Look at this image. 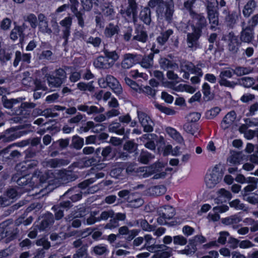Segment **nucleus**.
Instances as JSON below:
<instances>
[{"instance_id":"4be33fe9","label":"nucleus","mask_w":258,"mask_h":258,"mask_svg":"<svg viewBox=\"0 0 258 258\" xmlns=\"http://www.w3.org/2000/svg\"><path fill=\"white\" fill-rule=\"evenodd\" d=\"M236 114L234 111H231L228 112L223 118L221 123V126L225 130L231 125L236 120Z\"/></svg>"},{"instance_id":"412c9836","label":"nucleus","mask_w":258,"mask_h":258,"mask_svg":"<svg viewBox=\"0 0 258 258\" xmlns=\"http://www.w3.org/2000/svg\"><path fill=\"white\" fill-rule=\"evenodd\" d=\"M229 209V207L225 205H222L213 208L214 214H209L208 218L213 221H218L220 219V216L218 213H223L227 211Z\"/></svg>"},{"instance_id":"f3484780","label":"nucleus","mask_w":258,"mask_h":258,"mask_svg":"<svg viewBox=\"0 0 258 258\" xmlns=\"http://www.w3.org/2000/svg\"><path fill=\"white\" fill-rule=\"evenodd\" d=\"M69 163L70 161L68 159L54 158L44 161L42 164L44 167L56 168L67 165Z\"/></svg>"},{"instance_id":"0eeeda50","label":"nucleus","mask_w":258,"mask_h":258,"mask_svg":"<svg viewBox=\"0 0 258 258\" xmlns=\"http://www.w3.org/2000/svg\"><path fill=\"white\" fill-rule=\"evenodd\" d=\"M12 181L16 182L18 185L25 188L26 190H30L34 185L32 179L25 173L24 175H21L19 173H15L12 177Z\"/></svg>"},{"instance_id":"58836bf2","label":"nucleus","mask_w":258,"mask_h":258,"mask_svg":"<svg viewBox=\"0 0 258 258\" xmlns=\"http://www.w3.org/2000/svg\"><path fill=\"white\" fill-rule=\"evenodd\" d=\"M232 71L237 76L240 77L250 73L252 72V69L250 67L238 66L232 70Z\"/></svg>"},{"instance_id":"c85d7f7f","label":"nucleus","mask_w":258,"mask_h":258,"mask_svg":"<svg viewBox=\"0 0 258 258\" xmlns=\"http://www.w3.org/2000/svg\"><path fill=\"white\" fill-rule=\"evenodd\" d=\"M154 55L153 53H150L148 55H144L140 62L141 66L146 69L152 68L154 64Z\"/></svg>"},{"instance_id":"7ed1b4c3","label":"nucleus","mask_w":258,"mask_h":258,"mask_svg":"<svg viewBox=\"0 0 258 258\" xmlns=\"http://www.w3.org/2000/svg\"><path fill=\"white\" fill-rule=\"evenodd\" d=\"M127 2L126 9L121 10L120 13L128 22L136 23L137 21L138 5L135 0H127Z\"/></svg>"},{"instance_id":"69168bd1","label":"nucleus","mask_w":258,"mask_h":258,"mask_svg":"<svg viewBox=\"0 0 258 258\" xmlns=\"http://www.w3.org/2000/svg\"><path fill=\"white\" fill-rule=\"evenodd\" d=\"M220 111L221 109L219 107H214L207 111L206 113V117L209 119H213L219 114Z\"/></svg>"},{"instance_id":"680f3d73","label":"nucleus","mask_w":258,"mask_h":258,"mask_svg":"<svg viewBox=\"0 0 258 258\" xmlns=\"http://www.w3.org/2000/svg\"><path fill=\"white\" fill-rule=\"evenodd\" d=\"M138 145L132 141L126 142L123 145V149L129 153L135 152L137 150Z\"/></svg>"},{"instance_id":"9b49d317","label":"nucleus","mask_w":258,"mask_h":258,"mask_svg":"<svg viewBox=\"0 0 258 258\" xmlns=\"http://www.w3.org/2000/svg\"><path fill=\"white\" fill-rule=\"evenodd\" d=\"M227 38L228 50L233 54L236 53L242 42L233 31H231L228 34Z\"/></svg>"},{"instance_id":"338daca9","label":"nucleus","mask_w":258,"mask_h":258,"mask_svg":"<svg viewBox=\"0 0 258 258\" xmlns=\"http://www.w3.org/2000/svg\"><path fill=\"white\" fill-rule=\"evenodd\" d=\"M31 164H27V163H19L17 164L15 167V169L17 171V173H19L20 174H23V172L26 171L28 167H30Z\"/></svg>"},{"instance_id":"9d476101","label":"nucleus","mask_w":258,"mask_h":258,"mask_svg":"<svg viewBox=\"0 0 258 258\" xmlns=\"http://www.w3.org/2000/svg\"><path fill=\"white\" fill-rule=\"evenodd\" d=\"M59 24L62 27V38L64 39L62 45L66 46L68 43V39L71 33L72 18L71 17H66L63 20H61Z\"/></svg>"},{"instance_id":"c9c22d12","label":"nucleus","mask_w":258,"mask_h":258,"mask_svg":"<svg viewBox=\"0 0 258 258\" xmlns=\"http://www.w3.org/2000/svg\"><path fill=\"white\" fill-rule=\"evenodd\" d=\"M219 13L207 16L209 23L210 25V29L212 30H215L219 25Z\"/></svg>"},{"instance_id":"0e129e2a","label":"nucleus","mask_w":258,"mask_h":258,"mask_svg":"<svg viewBox=\"0 0 258 258\" xmlns=\"http://www.w3.org/2000/svg\"><path fill=\"white\" fill-rule=\"evenodd\" d=\"M72 144L75 149L79 150L84 145V140L79 137L74 136L72 139Z\"/></svg>"},{"instance_id":"6e6552de","label":"nucleus","mask_w":258,"mask_h":258,"mask_svg":"<svg viewBox=\"0 0 258 258\" xmlns=\"http://www.w3.org/2000/svg\"><path fill=\"white\" fill-rule=\"evenodd\" d=\"M244 21L241 22V30L239 34V40L242 43H252L254 38V30L245 25Z\"/></svg>"},{"instance_id":"aec40b11","label":"nucleus","mask_w":258,"mask_h":258,"mask_svg":"<svg viewBox=\"0 0 258 258\" xmlns=\"http://www.w3.org/2000/svg\"><path fill=\"white\" fill-rule=\"evenodd\" d=\"M25 29V27L24 24H23V25L21 26L15 27L10 33L11 39L15 41L19 38L21 42L23 41L25 36L23 32Z\"/></svg>"},{"instance_id":"864d4df0","label":"nucleus","mask_w":258,"mask_h":258,"mask_svg":"<svg viewBox=\"0 0 258 258\" xmlns=\"http://www.w3.org/2000/svg\"><path fill=\"white\" fill-rule=\"evenodd\" d=\"M162 214L163 217L170 220L175 215V210L172 207L168 206L165 208V212L162 213Z\"/></svg>"},{"instance_id":"79ce46f5","label":"nucleus","mask_w":258,"mask_h":258,"mask_svg":"<svg viewBox=\"0 0 258 258\" xmlns=\"http://www.w3.org/2000/svg\"><path fill=\"white\" fill-rule=\"evenodd\" d=\"M13 54V51L11 49H0V60L4 62L10 60Z\"/></svg>"},{"instance_id":"ea45409f","label":"nucleus","mask_w":258,"mask_h":258,"mask_svg":"<svg viewBox=\"0 0 258 258\" xmlns=\"http://www.w3.org/2000/svg\"><path fill=\"white\" fill-rule=\"evenodd\" d=\"M154 158V156L151 153L142 150L138 157V161L142 163L147 164Z\"/></svg>"},{"instance_id":"bf43d9fd","label":"nucleus","mask_w":258,"mask_h":258,"mask_svg":"<svg viewBox=\"0 0 258 258\" xmlns=\"http://www.w3.org/2000/svg\"><path fill=\"white\" fill-rule=\"evenodd\" d=\"M77 87L81 91H89L93 92L94 91V87L93 86V82L88 83L80 82L77 84Z\"/></svg>"},{"instance_id":"f704fd0d","label":"nucleus","mask_w":258,"mask_h":258,"mask_svg":"<svg viewBox=\"0 0 258 258\" xmlns=\"http://www.w3.org/2000/svg\"><path fill=\"white\" fill-rule=\"evenodd\" d=\"M73 13L77 18L78 24L82 28L85 27L84 19L85 17V13L81 11H78L77 8H72Z\"/></svg>"},{"instance_id":"e2e57ef3","label":"nucleus","mask_w":258,"mask_h":258,"mask_svg":"<svg viewBox=\"0 0 258 258\" xmlns=\"http://www.w3.org/2000/svg\"><path fill=\"white\" fill-rule=\"evenodd\" d=\"M254 83L253 79L250 77H243L239 80V84L246 88L251 87Z\"/></svg>"},{"instance_id":"13d9d810","label":"nucleus","mask_w":258,"mask_h":258,"mask_svg":"<svg viewBox=\"0 0 258 258\" xmlns=\"http://www.w3.org/2000/svg\"><path fill=\"white\" fill-rule=\"evenodd\" d=\"M33 220V218L32 216H29L27 219H25V216L23 215L16 220L15 224L16 226H19L21 224L27 226L30 224Z\"/></svg>"},{"instance_id":"a878e982","label":"nucleus","mask_w":258,"mask_h":258,"mask_svg":"<svg viewBox=\"0 0 258 258\" xmlns=\"http://www.w3.org/2000/svg\"><path fill=\"white\" fill-rule=\"evenodd\" d=\"M31 55L29 53L22 54L19 51H17L15 53V58L13 64L17 67L20 61L23 62L29 63L30 62Z\"/></svg>"},{"instance_id":"dca6fc26","label":"nucleus","mask_w":258,"mask_h":258,"mask_svg":"<svg viewBox=\"0 0 258 258\" xmlns=\"http://www.w3.org/2000/svg\"><path fill=\"white\" fill-rule=\"evenodd\" d=\"M107 85L118 96L122 94V88L117 80L113 76L108 75L105 78Z\"/></svg>"},{"instance_id":"4c0bfd02","label":"nucleus","mask_w":258,"mask_h":258,"mask_svg":"<svg viewBox=\"0 0 258 258\" xmlns=\"http://www.w3.org/2000/svg\"><path fill=\"white\" fill-rule=\"evenodd\" d=\"M13 224V220L12 219H9L0 224V226H2L4 228V230L0 233V239L7 238L8 237V233L10 232L9 226V225Z\"/></svg>"},{"instance_id":"09e8293b","label":"nucleus","mask_w":258,"mask_h":258,"mask_svg":"<svg viewBox=\"0 0 258 258\" xmlns=\"http://www.w3.org/2000/svg\"><path fill=\"white\" fill-rule=\"evenodd\" d=\"M22 156V153L18 150H13L7 156L4 157V159L6 161H17Z\"/></svg>"},{"instance_id":"6ab92c4d","label":"nucleus","mask_w":258,"mask_h":258,"mask_svg":"<svg viewBox=\"0 0 258 258\" xmlns=\"http://www.w3.org/2000/svg\"><path fill=\"white\" fill-rule=\"evenodd\" d=\"M94 65L96 68L107 69L113 66V62H109L106 57L100 56L94 60Z\"/></svg>"},{"instance_id":"2eb2a0df","label":"nucleus","mask_w":258,"mask_h":258,"mask_svg":"<svg viewBox=\"0 0 258 258\" xmlns=\"http://www.w3.org/2000/svg\"><path fill=\"white\" fill-rule=\"evenodd\" d=\"M140 60L139 55L132 53H126L123 55V59L121 63V67L124 69L131 68L134 64Z\"/></svg>"},{"instance_id":"f03ea898","label":"nucleus","mask_w":258,"mask_h":258,"mask_svg":"<svg viewBox=\"0 0 258 258\" xmlns=\"http://www.w3.org/2000/svg\"><path fill=\"white\" fill-rule=\"evenodd\" d=\"M190 17L192 31L202 33V30L206 29L208 26V22L204 15L203 13L192 12Z\"/></svg>"},{"instance_id":"39448f33","label":"nucleus","mask_w":258,"mask_h":258,"mask_svg":"<svg viewBox=\"0 0 258 258\" xmlns=\"http://www.w3.org/2000/svg\"><path fill=\"white\" fill-rule=\"evenodd\" d=\"M55 75H46L45 77L48 85L51 87H58L61 86L67 78L66 72L61 68L54 72Z\"/></svg>"},{"instance_id":"bb28decb","label":"nucleus","mask_w":258,"mask_h":258,"mask_svg":"<svg viewBox=\"0 0 258 258\" xmlns=\"http://www.w3.org/2000/svg\"><path fill=\"white\" fill-rule=\"evenodd\" d=\"M166 191V188L163 185H155L148 188L147 193L152 196H160Z\"/></svg>"},{"instance_id":"8fccbe9b","label":"nucleus","mask_w":258,"mask_h":258,"mask_svg":"<svg viewBox=\"0 0 258 258\" xmlns=\"http://www.w3.org/2000/svg\"><path fill=\"white\" fill-rule=\"evenodd\" d=\"M104 53V57H106L107 59L109 60L110 59L111 61L110 62H113L114 64L115 61H116L119 58V56L115 51H109L108 49H104L103 50Z\"/></svg>"},{"instance_id":"a18cd8bd","label":"nucleus","mask_w":258,"mask_h":258,"mask_svg":"<svg viewBox=\"0 0 258 258\" xmlns=\"http://www.w3.org/2000/svg\"><path fill=\"white\" fill-rule=\"evenodd\" d=\"M10 232L8 233V237L5 240L6 243L16 239L18 236L19 230L16 227H9Z\"/></svg>"},{"instance_id":"774afa93","label":"nucleus","mask_w":258,"mask_h":258,"mask_svg":"<svg viewBox=\"0 0 258 258\" xmlns=\"http://www.w3.org/2000/svg\"><path fill=\"white\" fill-rule=\"evenodd\" d=\"M119 226V222L114 218H111L109 222L104 226V229H113Z\"/></svg>"},{"instance_id":"c756f323","label":"nucleus","mask_w":258,"mask_h":258,"mask_svg":"<svg viewBox=\"0 0 258 258\" xmlns=\"http://www.w3.org/2000/svg\"><path fill=\"white\" fill-rule=\"evenodd\" d=\"M54 222V216L51 213H47L45 215L43 219L40 224V229L44 230Z\"/></svg>"},{"instance_id":"f257e3e1","label":"nucleus","mask_w":258,"mask_h":258,"mask_svg":"<svg viewBox=\"0 0 258 258\" xmlns=\"http://www.w3.org/2000/svg\"><path fill=\"white\" fill-rule=\"evenodd\" d=\"M156 8V14L158 19L164 18L168 23L172 20L174 12V6L172 0L164 2L163 0H150L148 6L145 7L140 12V19L147 25L151 22V12L150 8Z\"/></svg>"},{"instance_id":"e433bc0d","label":"nucleus","mask_w":258,"mask_h":258,"mask_svg":"<svg viewBox=\"0 0 258 258\" xmlns=\"http://www.w3.org/2000/svg\"><path fill=\"white\" fill-rule=\"evenodd\" d=\"M173 34L171 29H168L165 32L160 33V35L157 38V41L161 45H164L168 40L169 37Z\"/></svg>"},{"instance_id":"2f4dec72","label":"nucleus","mask_w":258,"mask_h":258,"mask_svg":"<svg viewBox=\"0 0 258 258\" xmlns=\"http://www.w3.org/2000/svg\"><path fill=\"white\" fill-rule=\"evenodd\" d=\"M165 247L160 248L154 255V258H168L172 254V248L164 245Z\"/></svg>"},{"instance_id":"052dcab7","label":"nucleus","mask_w":258,"mask_h":258,"mask_svg":"<svg viewBox=\"0 0 258 258\" xmlns=\"http://www.w3.org/2000/svg\"><path fill=\"white\" fill-rule=\"evenodd\" d=\"M115 215V213L113 210L104 211L101 212L100 216L98 217V221L107 220L109 218H113Z\"/></svg>"},{"instance_id":"4d7b16f0","label":"nucleus","mask_w":258,"mask_h":258,"mask_svg":"<svg viewBox=\"0 0 258 258\" xmlns=\"http://www.w3.org/2000/svg\"><path fill=\"white\" fill-rule=\"evenodd\" d=\"M229 205L231 207L234 208L236 210H243L247 211L248 208L246 207L243 203H240L239 200L236 199L229 203Z\"/></svg>"},{"instance_id":"ddd939ff","label":"nucleus","mask_w":258,"mask_h":258,"mask_svg":"<svg viewBox=\"0 0 258 258\" xmlns=\"http://www.w3.org/2000/svg\"><path fill=\"white\" fill-rule=\"evenodd\" d=\"M202 33L196 31H192L191 33H187L186 42L188 47L192 50H196L200 46L199 39Z\"/></svg>"},{"instance_id":"5fc2aeb1","label":"nucleus","mask_w":258,"mask_h":258,"mask_svg":"<svg viewBox=\"0 0 258 258\" xmlns=\"http://www.w3.org/2000/svg\"><path fill=\"white\" fill-rule=\"evenodd\" d=\"M87 245H83L80 247L73 255V258H87Z\"/></svg>"},{"instance_id":"603ef678","label":"nucleus","mask_w":258,"mask_h":258,"mask_svg":"<svg viewBox=\"0 0 258 258\" xmlns=\"http://www.w3.org/2000/svg\"><path fill=\"white\" fill-rule=\"evenodd\" d=\"M243 199L249 203L255 205L258 204V195L249 194H242Z\"/></svg>"},{"instance_id":"72a5a7b5","label":"nucleus","mask_w":258,"mask_h":258,"mask_svg":"<svg viewBox=\"0 0 258 258\" xmlns=\"http://www.w3.org/2000/svg\"><path fill=\"white\" fill-rule=\"evenodd\" d=\"M159 64L161 68L164 70L169 69H174L178 68V65L176 63L172 62L171 60L165 57H162L160 59Z\"/></svg>"},{"instance_id":"cd10ccee","label":"nucleus","mask_w":258,"mask_h":258,"mask_svg":"<svg viewBox=\"0 0 258 258\" xmlns=\"http://www.w3.org/2000/svg\"><path fill=\"white\" fill-rule=\"evenodd\" d=\"M246 183H248V185L244 188L243 190L241 191L242 194H248L256 189L258 183V178L249 177H248V180Z\"/></svg>"},{"instance_id":"b1692460","label":"nucleus","mask_w":258,"mask_h":258,"mask_svg":"<svg viewBox=\"0 0 258 258\" xmlns=\"http://www.w3.org/2000/svg\"><path fill=\"white\" fill-rule=\"evenodd\" d=\"M257 3L254 0H249L244 6L242 14L244 17L248 18L254 12Z\"/></svg>"},{"instance_id":"393cba45","label":"nucleus","mask_w":258,"mask_h":258,"mask_svg":"<svg viewBox=\"0 0 258 258\" xmlns=\"http://www.w3.org/2000/svg\"><path fill=\"white\" fill-rule=\"evenodd\" d=\"M133 39V40L145 43L148 39V35L146 32L142 27L138 26L135 29V35Z\"/></svg>"},{"instance_id":"37998d69","label":"nucleus","mask_w":258,"mask_h":258,"mask_svg":"<svg viewBox=\"0 0 258 258\" xmlns=\"http://www.w3.org/2000/svg\"><path fill=\"white\" fill-rule=\"evenodd\" d=\"M242 159L241 152H231V156L228 158V161L232 164H239Z\"/></svg>"},{"instance_id":"3c124183","label":"nucleus","mask_w":258,"mask_h":258,"mask_svg":"<svg viewBox=\"0 0 258 258\" xmlns=\"http://www.w3.org/2000/svg\"><path fill=\"white\" fill-rule=\"evenodd\" d=\"M183 128L184 131L193 136L198 131V128L196 125L189 122H186L183 125Z\"/></svg>"},{"instance_id":"a19ab883","label":"nucleus","mask_w":258,"mask_h":258,"mask_svg":"<svg viewBox=\"0 0 258 258\" xmlns=\"http://www.w3.org/2000/svg\"><path fill=\"white\" fill-rule=\"evenodd\" d=\"M109 132H114L117 135H123L124 128L119 122H112L108 126Z\"/></svg>"},{"instance_id":"1a4fd4ad","label":"nucleus","mask_w":258,"mask_h":258,"mask_svg":"<svg viewBox=\"0 0 258 258\" xmlns=\"http://www.w3.org/2000/svg\"><path fill=\"white\" fill-rule=\"evenodd\" d=\"M137 114L139 122L144 128V131L147 133L152 132L153 131L154 123L150 116L140 110H138Z\"/></svg>"},{"instance_id":"473e14b6","label":"nucleus","mask_w":258,"mask_h":258,"mask_svg":"<svg viewBox=\"0 0 258 258\" xmlns=\"http://www.w3.org/2000/svg\"><path fill=\"white\" fill-rule=\"evenodd\" d=\"M119 31V28L118 25L109 23L105 29L104 34L106 37L111 38L113 35L117 34Z\"/></svg>"},{"instance_id":"a211bd4d","label":"nucleus","mask_w":258,"mask_h":258,"mask_svg":"<svg viewBox=\"0 0 258 258\" xmlns=\"http://www.w3.org/2000/svg\"><path fill=\"white\" fill-rule=\"evenodd\" d=\"M19 137V135L16 133L14 128L7 130L0 135L1 143H8L12 142Z\"/></svg>"},{"instance_id":"20e7f679","label":"nucleus","mask_w":258,"mask_h":258,"mask_svg":"<svg viewBox=\"0 0 258 258\" xmlns=\"http://www.w3.org/2000/svg\"><path fill=\"white\" fill-rule=\"evenodd\" d=\"M222 176V170L218 165H216L212 171L206 175L205 181L206 186L210 188H213L220 182Z\"/></svg>"},{"instance_id":"c03bdc74","label":"nucleus","mask_w":258,"mask_h":258,"mask_svg":"<svg viewBox=\"0 0 258 258\" xmlns=\"http://www.w3.org/2000/svg\"><path fill=\"white\" fill-rule=\"evenodd\" d=\"M203 92L204 99L206 101H210L214 98V95L211 93L210 87L207 83H205L203 85Z\"/></svg>"},{"instance_id":"423d86ee","label":"nucleus","mask_w":258,"mask_h":258,"mask_svg":"<svg viewBox=\"0 0 258 258\" xmlns=\"http://www.w3.org/2000/svg\"><path fill=\"white\" fill-rule=\"evenodd\" d=\"M24 99L22 98L9 99L6 96H3L2 102L4 107L11 109V112H9L10 115H18L21 112L20 109H18V105Z\"/></svg>"},{"instance_id":"6e6d98bb","label":"nucleus","mask_w":258,"mask_h":258,"mask_svg":"<svg viewBox=\"0 0 258 258\" xmlns=\"http://www.w3.org/2000/svg\"><path fill=\"white\" fill-rule=\"evenodd\" d=\"M22 83L26 86H31L34 83V80L30 76V73L29 72L27 71L23 73Z\"/></svg>"},{"instance_id":"4468645a","label":"nucleus","mask_w":258,"mask_h":258,"mask_svg":"<svg viewBox=\"0 0 258 258\" xmlns=\"http://www.w3.org/2000/svg\"><path fill=\"white\" fill-rule=\"evenodd\" d=\"M223 13L225 14L224 22L227 27L230 29L234 28L239 18L237 13L235 11L230 12L226 9L223 10Z\"/></svg>"},{"instance_id":"de8ad7c7","label":"nucleus","mask_w":258,"mask_h":258,"mask_svg":"<svg viewBox=\"0 0 258 258\" xmlns=\"http://www.w3.org/2000/svg\"><path fill=\"white\" fill-rule=\"evenodd\" d=\"M127 201L130 203V206L135 208H138L142 206L144 202L143 199L141 198H137L136 199H133L131 196L127 197Z\"/></svg>"},{"instance_id":"7c9ffc66","label":"nucleus","mask_w":258,"mask_h":258,"mask_svg":"<svg viewBox=\"0 0 258 258\" xmlns=\"http://www.w3.org/2000/svg\"><path fill=\"white\" fill-rule=\"evenodd\" d=\"M101 8L102 12L105 16L111 19L114 17L115 12L113 6L110 3H104Z\"/></svg>"},{"instance_id":"49530a36","label":"nucleus","mask_w":258,"mask_h":258,"mask_svg":"<svg viewBox=\"0 0 258 258\" xmlns=\"http://www.w3.org/2000/svg\"><path fill=\"white\" fill-rule=\"evenodd\" d=\"M241 221V218L236 215H232L230 217L224 218L222 222L225 225L236 224Z\"/></svg>"},{"instance_id":"5701e85b","label":"nucleus","mask_w":258,"mask_h":258,"mask_svg":"<svg viewBox=\"0 0 258 258\" xmlns=\"http://www.w3.org/2000/svg\"><path fill=\"white\" fill-rule=\"evenodd\" d=\"M36 104L33 102H23L22 101L18 105V109H20L21 112L18 114V115H23L25 118H27L29 115V113H27L28 109L34 108Z\"/></svg>"},{"instance_id":"f8f14e48","label":"nucleus","mask_w":258,"mask_h":258,"mask_svg":"<svg viewBox=\"0 0 258 258\" xmlns=\"http://www.w3.org/2000/svg\"><path fill=\"white\" fill-rule=\"evenodd\" d=\"M54 177L60 182L68 183L75 180L77 176L72 171L67 170H60L57 171Z\"/></svg>"}]
</instances>
